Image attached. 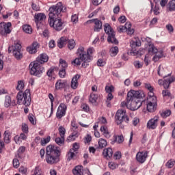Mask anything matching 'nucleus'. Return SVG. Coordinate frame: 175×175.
Returning a JSON list of instances; mask_svg holds the SVG:
<instances>
[{
    "mask_svg": "<svg viewBox=\"0 0 175 175\" xmlns=\"http://www.w3.org/2000/svg\"><path fill=\"white\" fill-rule=\"evenodd\" d=\"M34 18H35V23L38 24L39 21H43V20H46V15L42 13H39L34 16Z\"/></svg>",
    "mask_w": 175,
    "mask_h": 175,
    "instance_id": "nucleus-21",
    "label": "nucleus"
},
{
    "mask_svg": "<svg viewBox=\"0 0 175 175\" xmlns=\"http://www.w3.org/2000/svg\"><path fill=\"white\" fill-rule=\"evenodd\" d=\"M103 155L107 159H110L111 157H113V149L111 148H107L103 150Z\"/></svg>",
    "mask_w": 175,
    "mask_h": 175,
    "instance_id": "nucleus-19",
    "label": "nucleus"
},
{
    "mask_svg": "<svg viewBox=\"0 0 175 175\" xmlns=\"http://www.w3.org/2000/svg\"><path fill=\"white\" fill-rule=\"evenodd\" d=\"M115 120L118 125L122 122L128 124L129 122V118L126 116V111L124 109H118L115 116Z\"/></svg>",
    "mask_w": 175,
    "mask_h": 175,
    "instance_id": "nucleus-8",
    "label": "nucleus"
},
{
    "mask_svg": "<svg viewBox=\"0 0 175 175\" xmlns=\"http://www.w3.org/2000/svg\"><path fill=\"white\" fill-rule=\"evenodd\" d=\"M73 133H72L71 135H69L67 138V140L68 142H73L76 140L77 137H79V133L77 132V130H72Z\"/></svg>",
    "mask_w": 175,
    "mask_h": 175,
    "instance_id": "nucleus-24",
    "label": "nucleus"
},
{
    "mask_svg": "<svg viewBox=\"0 0 175 175\" xmlns=\"http://www.w3.org/2000/svg\"><path fill=\"white\" fill-rule=\"evenodd\" d=\"M166 29L169 32H173V31H174V29L173 28V26L172 25H167Z\"/></svg>",
    "mask_w": 175,
    "mask_h": 175,
    "instance_id": "nucleus-64",
    "label": "nucleus"
},
{
    "mask_svg": "<svg viewBox=\"0 0 175 175\" xmlns=\"http://www.w3.org/2000/svg\"><path fill=\"white\" fill-rule=\"evenodd\" d=\"M22 131L24 133H28V125L25 123L22 124Z\"/></svg>",
    "mask_w": 175,
    "mask_h": 175,
    "instance_id": "nucleus-54",
    "label": "nucleus"
},
{
    "mask_svg": "<svg viewBox=\"0 0 175 175\" xmlns=\"http://www.w3.org/2000/svg\"><path fill=\"white\" fill-rule=\"evenodd\" d=\"M12 53L14 51H21V44L19 43H14V45L12 46Z\"/></svg>",
    "mask_w": 175,
    "mask_h": 175,
    "instance_id": "nucleus-33",
    "label": "nucleus"
},
{
    "mask_svg": "<svg viewBox=\"0 0 175 175\" xmlns=\"http://www.w3.org/2000/svg\"><path fill=\"white\" fill-rule=\"evenodd\" d=\"M92 23H94V32H99L102 29V21L98 19H92L86 22L87 24H91Z\"/></svg>",
    "mask_w": 175,
    "mask_h": 175,
    "instance_id": "nucleus-16",
    "label": "nucleus"
},
{
    "mask_svg": "<svg viewBox=\"0 0 175 175\" xmlns=\"http://www.w3.org/2000/svg\"><path fill=\"white\" fill-rule=\"evenodd\" d=\"M77 56L79 57L81 61L83 62L82 66L85 68L87 66L85 64L90 62L92 59V57L90 55L87 54V52L84 51V47L80 46L77 50Z\"/></svg>",
    "mask_w": 175,
    "mask_h": 175,
    "instance_id": "nucleus-7",
    "label": "nucleus"
},
{
    "mask_svg": "<svg viewBox=\"0 0 175 175\" xmlns=\"http://www.w3.org/2000/svg\"><path fill=\"white\" fill-rule=\"evenodd\" d=\"M109 167L112 170H114V169H117V167H118V165L117 163H115L114 162H109Z\"/></svg>",
    "mask_w": 175,
    "mask_h": 175,
    "instance_id": "nucleus-50",
    "label": "nucleus"
},
{
    "mask_svg": "<svg viewBox=\"0 0 175 175\" xmlns=\"http://www.w3.org/2000/svg\"><path fill=\"white\" fill-rule=\"evenodd\" d=\"M59 66V68H62V69H64L65 70H66V68H68V63H66V61L60 59Z\"/></svg>",
    "mask_w": 175,
    "mask_h": 175,
    "instance_id": "nucleus-34",
    "label": "nucleus"
},
{
    "mask_svg": "<svg viewBox=\"0 0 175 175\" xmlns=\"http://www.w3.org/2000/svg\"><path fill=\"white\" fill-rule=\"evenodd\" d=\"M66 109H68L66 105H65L64 103H61L58 107L56 113V118L59 120L62 118V117H64V116L66 114Z\"/></svg>",
    "mask_w": 175,
    "mask_h": 175,
    "instance_id": "nucleus-12",
    "label": "nucleus"
},
{
    "mask_svg": "<svg viewBox=\"0 0 175 175\" xmlns=\"http://www.w3.org/2000/svg\"><path fill=\"white\" fill-rule=\"evenodd\" d=\"M71 21L74 24H77L79 22V16L77 14H74L71 16Z\"/></svg>",
    "mask_w": 175,
    "mask_h": 175,
    "instance_id": "nucleus-51",
    "label": "nucleus"
},
{
    "mask_svg": "<svg viewBox=\"0 0 175 175\" xmlns=\"http://www.w3.org/2000/svg\"><path fill=\"white\" fill-rule=\"evenodd\" d=\"M100 131L102 132L103 135H104L105 137L107 139H110V133L109 132V129L105 126H102Z\"/></svg>",
    "mask_w": 175,
    "mask_h": 175,
    "instance_id": "nucleus-22",
    "label": "nucleus"
},
{
    "mask_svg": "<svg viewBox=\"0 0 175 175\" xmlns=\"http://www.w3.org/2000/svg\"><path fill=\"white\" fill-rule=\"evenodd\" d=\"M81 109L83 110V111H90V107L87 104H82Z\"/></svg>",
    "mask_w": 175,
    "mask_h": 175,
    "instance_id": "nucleus-56",
    "label": "nucleus"
},
{
    "mask_svg": "<svg viewBox=\"0 0 175 175\" xmlns=\"http://www.w3.org/2000/svg\"><path fill=\"white\" fill-rule=\"evenodd\" d=\"M68 48L69 50H73L76 46V42L75 40H68Z\"/></svg>",
    "mask_w": 175,
    "mask_h": 175,
    "instance_id": "nucleus-31",
    "label": "nucleus"
},
{
    "mask_svg": "<svg viewBox=\"0 0 175 175\" xmlns=\"http://www.w3.org/2000/svg\"><path fill=\"white\" fill-rule=\"evenodd\" d=\"M55 143H57L58 146H62L64 143H65V137H57L55 139Z\"/></svg>",
    "mask_w": 175,
    "mask_h": 175,
    "instance_id": "nucleus-40",
    "label": "nucleus"
},
{
    "mask_svg": "<svg viewBox=\"0 0 175 175\" xmlns=\"http://www.w3.org/2000/svg\"><path fill=\"white\" fill-rule=\"evenodd\" d=\"M133 65L136 69H140L143 68V62H140V61H135L133 62Z\"/></svg>",
    "mask_w": 175,
    "mask_h": 175,
    "instance_id": "nucleus-41",
    "label": "nucleus"
},
{
    "mask_svg": "<svg viewBox=\"0 0 175 175\" xmlns=\"http://www.w3.org/2000/svg\"><path fill=\"white\" fill-rule=\"evenodd\" d=\"M92 140V137L90 135H87L85 137V143H90Z\"/></svg>",
    "mask_w": 175,
    "mask_h": 175,
    "instance_id": "nucleus-61",
    "label": "nucleus"
},
{
    "mask_svg": "<svg viewBox=\"0 0 175 175\" xmlns=\"http://www.w3.org/2000/svg\"><path fill=\"white\" fill-rule=\"evenodd\" d=\"M38 49H39V43L34 42H33L32 46L27 48V51H28L29 54H35V53L38 51Z\"/></svg>",
    "mask_w": 175,
    "mask_h": 175,
    "instance_id": "nucleus-17",
    "label": "nucleus"
},
{
    "mask_svg": "<svg viewBox=\"0 0 175 175\" xmlns=\"http://www.w3.org/2000/svg\"><path fill=\"white\" fill-rule=\"evenodd\" d=\"M98 146L100 148H105L107 146V141L103 138L98 139Z\"/></svg>",
    "mask_w": 175,
    "mask_h": 175,
    "instance_id": "nucleus-29",
    "label": "nucleus"
},
{
    "mask_svg": "<svg viewBox=\"0 0 175 175\" xmlns=\"http://www.w3.org/2000/svg\"><path fill=\"white\" fill-rule=\"evenodd\" d=\"M67 86L68 82L66 81H62L61 79H59L55 83V90H62V88H65V87Z\"/></svg>",
    "mask_w": 175,
    "mask_h": 175,
    "instance_id": "nucleus-18",
    "label": "nucleus"
},
{
    "mask_svg": "<svg viewBox=\"0 0 175 175\" xmlns=\"http://www.w3.org/2000/svg\"><path fill=\"white\" fill-rule=\"evenodd\" d=\"M144 96H146V94L143 91H129L127 93L126 98L127 108L130 110H132L133 111L140 109V107L142 105V100H140V99H142V98H144Z\"/></svg>",
    "mask_w": 175,
    "mask_h": 175,
    "instance_id": "nucleus-2",
    "label": "nucleus"
},
{
    "mask_svg": "<svg viewBox=\"0 0 175 175\" xmlns=\"http://www.w3.org/2000/svg\"><path fill=\"white\" fill-rule=\"evenodd\" d=\"M163 79H165L164 81H163L162 79H159L158 81V84L159 85H163L165 90H167V88L170 87V84H172V83H174L175 81V77H171L170 74H169L167 76L164 77Z\"/></svg>",
    "mask_w": 175,
    "mask_h": 175,
    "instance_id": "nucleus-10",
    "label": "nucleus"
},
{
    "mask_svg": "<svg viewBox=\"0 0 175 175\" xmlns=\"http://www.w3.org/2000/svg\"><path fill=\"white\" fill-rule=\"evenodd\" d=\"M106 63L103 59H99L97 62L98 66H105Z\"/></svg>",
    "mask_w": 175,
    "mask_h": 175,
    "instance_id": "nucleus-63",
    "label": "nucleus"
},
{
    "mask_svg": "<svg viewBox=\"0 0 175 175\" xmlns=\"http://www.w3.org/2000/svg\"><path fill=\"white\" fill-rule=\"evenodd\" d=\"M174 165H175V160L173 159H171L166 163L165 166L166 167H168V169H172V167H173Z\"/></svg>",
    "mask_w": 175,
    "mask_h": 175,
    "instance_id": "nucleus-36",
    "label": "nucleus"
},
{
    "mask_svg": "<svg viewBox=\"0 0 175 175\" xmlns=\"http://www.w3.org/2000/svg\"><path fill=\"white\" fill-rule=\"evenodd\" d=\"M105 91H106L107 94H111V92H114V86H113V85L105 86Z\"/></svg>",
    "mask_w": 175,
    "mask_h": 175,
    "instance_id": "nucleus-44",
    "label": "nucleus"
},
{
    "mask_svg": "<svg viewBox=\"0 0 175 175\" xmlns=\"http://www.w3.org/2000/svg\"><path fill=\"white\" fill-rule=\"evenodd\" d=\"M147 157H148V151L138 152L136 154V159L139 163H144L147 159Z\"/></svg>",
    "mask_w": 175,
    "mask_h": 175,
    "instance_id": "nucleus-14",
    "label": "nucleus"
},
{
    "mask_svg": "<svg viewBox=\"0 0 175 175\" xmlns=\"http://www.w3.org/2000/svg\"><path fill=\"white\" fill-rule=\"evenodd\" d=\"M4 141L5 143H10V131H5L4 133Z\"/></svg>",
    "mask_w": 175,
    "mask_h": 175,
    "instance_id": "nucleus-32",
    "label": "nucleus"
},
{
    "mask_svg": "<svg viewBox=\"0 0 175 175\" xmlns=\"http://www.w3.org/2000/svg\"><path fill=\"white\" fill-rule=\"evenodd\" d=\"M79 85V81H71V88L76 90Z\"/></svg>",
    "mask_w": 175,
    "mask_h": 175,
    "instance_id": "nucleus-52",
    "label": "nucleus"
},
{
    "mask_svg": "<svg viewBox=\"0 0 175 175\" xmlns=\"http://www.w3.org/2000/svg\"><path fill=\"white\" fill-rule=\"evenodd\" d=\"M49 46L50 49H54L55 47V41L51 40L49 43Z\"/></svg>",
    "mask_w": 175,
    "mask_h": 175,
    "instance_id": "nucleus-59",
    "label": "nucleus"
},
{
    "mask_svg": "<svg viewBox=\"0 0 175 175\" xmlns=\"http://www.w3.org/2000/svg\"><path fill=\"white\" fill-rule=\"evenodd\" d=\"M13 166H14V167H16V169H17V167H18V166H20V161H18V159H13Z\"/></svg>",
    "mask_w": 175,
    "mask_h": 175,
    "instance_id": "nucleus-53",
    "label": "nucleus"
},
{
    "mask_svg": "<svg viewBox=\"0 0 175 175\" xmlns=\"http://www.w3.org/2000/svg\"><path fill=\"white\" fill-rule=\"evenodd\" d=\"M10 27H12V23L10 22L7 23L4 22L0 23V33L1 35L10 33V32H12L10 30Z\"/></svg>",
    "mask_w": 175,
    "mask_h": 175,
    "instance_id": "nucleus-11",
    "label": "nucleus"
},
{
    "mask_svg": "<svg viewBox=\"0 0 175 175\" xmlns=\"http://www.w3.org/2000/svg\"><path fill=\"white\" fill-rule=\"evenodd\" d=\"M12 103V98L10 96H5V107H9Z\"/></svg>",
    "mask_w": 175,
    "mask_h": 175,
    "instance_id": "nucleus-38",
    "label": "nucleus"
},
{
    "mask_svg": "<svg viewBox=\"0 0 175 175\" xmlns=\"http://www.w3.org/2000/svg\"><path fill=\"white\" fill-rule=\"evenodd\" d=\"M16 99L18 105H24L26 107L29 106L31 105V92L29 90H26L23 94V92H18Z\"/></svg>",
    "mask_w": 175,
    "mask_h": 175,
    "instance_id": "nucleus-5",
    "label": "nucleus"
},
{
    "mask_svg": "<svg viewBox=\"0 0 175 175\" xmlns=\"http://www.w3.org/2000/svg\"><path fill=\"white\" fill-rule=\"evenodd\" d=\"M72 64L75 65V66H80L81 65V59H80V57L78 56L75 60L72 62Z\"/></svg>",
    "mask_w": 175,
    "mask_h": 175,
    "instance_id": "nucleus-39",
    "label": "nucleus"
},
{
    "mask_svg": "<svg viewBox=\"0 0 175 175\" xmlns=\"http://www.w3.org/2000/svg\"><path fill=\"white\" fill-rule=\"evenodd\" d=\"M68 40H69V38L68 37H62L59 40L57 41V46L59 49H62L68 43Z\"/></svg>",
    "mask_w": 175,
    "mask_h": 175,
    "instance_id": "nucleus-20",
    "label": "nucleus"
},
{
    "mask_svg": "<svg viewBox=\"0 0 175 175\" xmlns=\"http://www.w3.org/2000/svg\"><path fill=\"white\" fill-rule=\"evenodd\" d=\"M111 57H116L118 54V46H113L109 50Z\"/></svg>",
    "mask_w": 175,
    "mask_h": 175,
    "instance_id": "nucleus-27",
    "label": "nucleus"
},
{
    "mask_svg": "<svg viewBox=\"0 0 175 175\" xmlns=\"http://www.w3.org/2000/svg\"><path fill=\"white\" fill-rule=\"evenodd\" d=\"M148 53L149 54H155L153 57V61H154V62H157V61H159V59L163 57L162 51H158V49L152 44H149Z\"/></svg>",
    "mask_w": 175,
    "mask_h": 175,
    "instance_id": "nucleus-9",
    "label": "nucleus"
},
{
    "mask_svg": "<svg viewBox=\"0 0 175 175\" xmlns=\"http://www.w3.org/2000/svg\"><path fill=\"white\" fill-rule=\"evenodd\" d=\"M65 132H66V130H65L64 126H61L59 127V133L61 137H65Z\"/></svg>",
    "mask_w": 175,
    "mask_h": 175,
    "instance_id": "nucleus-45",
    "label": "nucleus"
},
{
    "mask_svg": "<svg viewBox=\"0 0 175 175\" xmlns=\"http://www.w3.org/2000/svg\"><path fill=\"white\" fill-rule=\"evenodd\" d=\"M104 31L107 35H108L107 42L112 43L113 44H118V40L116 38V32L110 26V24L105 23L104 25Z\"/></svg>",
    "mask_w": 175,
    "mask_h": 175,
    "instance_id": "nucleus-6",
    "label": "nucleus"
},
{
    "mask_svg": "<svg viewBox=\"0 0 175 175\" xmlns=\"http://www.w3.org/2000/svg\"><path fill=\"white\" fill-rule=\"evenodd\" d=\"M171 114L172 111L170 109L160 111V116L162 117V118H167V117H169Z\"/></svg>",
    "mask_w": 175,
    "mask_h": 175,
    "instance_id": "nucleus-28",
    "label": "nucleus"
},
{
    "mask_svg": "<svg viewBox=\"0 0 175 175\" xmlns=\"http://www.w3.org/2000/svg\"><path fill=\"white\" fill-rule=\"evenodd\" d=\"M51 139V137L50 136H48L46 138H44L42 140H41V145L45 146L47 144V143H50V140Z\"/></svg>",
    "mask_w": 175,
    "mask_h": 175,
    "instance_id": "nucleus-47",
    "label": "nucleus"
},
{
    "mask_svg": "<svg viewBox=\"0 0 175 175\" xmlns=\"http://www.w3.org/2000/svg\"><path fill=\"white\" fill-rule=\"evenodd\" d=\"M65 75H66V71L65 68L64 69L61 68L59 71V77H61L62 79H64V77H65Z\"/></svg>",
    "mask_w": 175,
    "mask_h": 175,
    "instance_id": "nucleus-49",
    "label": "nucleus"
},
{
    "mask_svg": "<svg viewBox=\"0 0 175 175\" xmlns=\"http://www.w3.org/2000/svg\"><path fill=\"white\" fill-rule=\"evenodd\" d=\"M124 142V136L123 135H114L113 143H118V144H121V143Z\"/></svg>",
    "mask_w": 175,
    "mask_h": 175,
    "instance_id": "nucleus-25",
    "label": "nucleus"
},
{
    "mask_svg": "<svg viewBox=\"0 0 175 175\" xmlns=\"http://www.w3.org/2000/svg\"><path fill=\"white\" fill-rule=\"evenodd\" d=\"M61 12L63 13L66 12V7L62 5L61 2L49 8L48 22L50 27L55 29V31H62L64 29V23H62V20L59 18L62 16Z\"/></svg>",
    "mask_w": 175,
    "mask_h": 175,
    "instance_id": "nucleus-1",
    "label": "nucleus"
},
{
    "mask_svg": "<svg viewBox=\"0 0 175 175\" xmlns=\"http://www.w3.org/2000/svg\"><path fill=\"white\" fill-rule=\"evenodd\" d=\"M118 32H126V27L125 26H120L118 28Z\"/></svg>",
    "mask_w": 175,
    "mask_h": 175,
    "instance_id": "nucleus-58",
    "label": "nucleus"
},
{
    "mask_svg": "<svg viewBox=\"0 0 175 175\" xmlns=\"http://www.w3.org/2000/svg\"><path fill=\"white\" fill-rule=\"evenodd\" d=\"M170 10H175V0H172L168 3Z\"/></svg>",
    "mask_w": 175,
    "mask_h": 175,
    "instance_id": "nucleus-48",
    "label": "nucleus"
},
{
    "mask_svg": "<svg viewBox=\"0 0 175 175\" xmlns=\"http://www.w3.org/2000/svg\"><path fill=\"white\" fill-rule=\"evenodd\" d=\"M163 70H164L163 67L159 66L157 70V73L159 76H163Z\"/></svg>",
    "mask_w": 175,
    "mask_h": 175,
    "instance_id": "nucleus-57",
    "label": "nucleus"
},
{
    "mask_svg": "<svg viewBox=\"0 0 175 175\" xmlns=\"http://www.w3.org/2000/svg\"><path fill=\"white\" fill-rule=\"evenodd\" d=\"M54 73V68H51L46 72V75L49 77H53V74Z\"/></svg>",
    "mask_w": 175,
    "mask_h": 175,
    "instance_id": "nucleus-55",
    "label": "nucleus"
},
{
    "mask_svg": "<svg viewBox=\"0 0 175 175\" xmlns=\"http://www.w3.org/2000/svg\"><path fill=\"white\" fill-rule=\"evenodd\" d=\"M24 87H25L24 81H18V85L16 87V90L18 91H21V90L24 89Z\"/></svg>",
    "mask_w": 175,
    "mask_h": 175,
    "instance_id": "nucleus-42",
    "label": "nucleus"
},
{
    "mask_svg": "<svg viewBox=\"0 0 175 175\" xmlns=\"http://www.w3.org/2000/svg\"><path fill=\"white\" fill-rule=\"evenodd\" d=\"M61 152L58 148L55 146L49 145L46 149V161L49 165H54L59 162V156Z\"/></svg>",
    "mask_w": 175,
    "mask_h": 175,
    "instance_id": "nucleus-4",
    "label": "nucleus"
},
{
    "mask_svg": "<svg viewBox=\"0 0 175 175\" xmlns=\"http://www.w3.org/2000/svg\"><path fill=\"white\" fill-rule=\"evenodd\" d=\"M147 104V110L149 113H154L157 110V97H152Z\"/></svg>",
    "mask_w": 175,
    "mask_h": 175,
    "instance_id": "nucleus-13",
    "label": "nucleus"
},
{
    "mask_svg": "<svg viewBox=\"0 0 175 175\" xmlns=\"http://www.w3.org/2000/svg\"><path fill=\"white\" fill-rule=\"evenodd\" d=\"M98 94L95 93H91L89 98V101L90 103H92L93 105L96 103V100H98Z\"/></svg>",
    "mask_w": 175,
    "mask_h": 175,
    "instance_id": "nucleus-26",
    "label": "nucleus"
},
{
    "mask_svg": "<svg viewBox=\"0 0 175 175\" xmlns=\"http://www.w3.org/2000/svg\"><path fill=\"white\" fill-rule=\"evenodd\" d=\"M158 121H159V116H154L150 119L147 123L148 129H156L157 126H158Z\"/></svg>",
    "mask_w": 175,
    "mask_h": 175,
    "instance_id": "nucleus-15",
    "label": "nucleus"
},
{
    "mask_svg": "<svg viewBox=\"0 0 175 175\" xmlns=\"http://www.w3.org/2000/svg\"><path fill=\"white\" fill-rule=\"evenodd\" d=\"M71 150H73V151H75V152H77V150H79V144L75 143Z\"/></svg>",
    "mask_w": 175,
    "mask_h": 175,
    "instance_id": "nucleus-62",
    "label": "nucleus"
},
{
    "mask_svg": "<svg viewBox=\"0 0 175 175\" xmlns=\"http://www.w3.org/2000/svg\"><path fill=\"white\" fill-rule=\"evenodd\" d=\"M72 173L74 175H83V166L77 165L72 170Z\"/></svg>",
    "mask_w": 175,
    "mask_h": 175,
    "instance_id": "nucleus-23",
    "label": "nucleus"
},
{
    "mask_svg": "<svg viewBox=\"0 0 175 175\" xmlns=\"http://www.w3.org/2000/svg\"><path fill=\"white\" fill-rule=\"evenodd\" d=\"M47 61H49V56L46 53L41 54L36 61L29 64L30 75L38 76V77H40L42 73L44 72V68L42 66V64L47 62Z\"/></svg>",
    "mask_w": 175,
    "mask_h": 175,
    "instance_id": "nucleus-3",
    "label": "nucleus"
},
{
    "mask_svg": "<svg viewBox=\"0 0 175 175\" xmlns=\"http://www.w3.org/2000/svg\"><path fill=\"white\" fill-rule=\"evenodd\" d=\"M23 30L26 33H32V27H31L29 25H25L23 26Z\"/></svg>",
    "mask_w": 175,
    "mask_h": 175,
    "instance_id": "nucleus-35",
    "label": "nucleus"
},
{
    "mask_svg": "<svg viewBox=\"0 0 175 175\" xmlns=\"http://www.w3.org/2000/svg\"><path fill=\"white\" fill-rule=\"evenodd\" d=\"M13 55L15 57L16 59H21V58H23V53H21V51H14Z\"/></svg>",
    "mask_w": 175,
    "mask_h": 175,
    "instance_id": "nucleus-37",
    "label": "nucleus"
},
{
    "mask_svg": "<svg viewBox=\"0 0 175 175\" xmlns=\"http://www.w3.org/2000/svg\"><path fill=\"white\" fill-rule=\"evenodd\" d=\"M131 53H133V54H135V53H137V51H136V47H137V45H136V42H135V41H131Z\"/></svg>",
    "mask_w": 175,
    "mask_h": 175,
    "instance_id": "nucleus-43",
    "label": "nucleus"
},
{
    "mask_svg": "<svg viewBox=\"0 0 175 175\" xmlns=\"http://www.w3.org/2000/svg\"><path fill=\"white\" fill-rule=\"evenodd\" d=\"M77 154V152H75L73 149H70V151L68 153V161H71V159H73L75 157H76V154Z\"/></svg>",
    "mask_w": 175,
    "mask_h": 175,
    "instance_id": "nucleus-30",
    "label": "nucleus"
},
{
    "mask_svg": "<svg viewBox=\"0 0 175 175\" xmlns=\"http://www.w3.org/2000/svg\"><path fill=\"white\" fill-rule=\"evenodd\" d=\"M29 121L32 124V125H36V120H35V118H33V115L32 113H30L28 116Z\"/></svg>",
    "mask_w": 175,
    "mask_h": 175,
    "instance_id": "nucleus-46",
    "label": "nucleus"
},
{
    "mask_svg": "<svg viewBox=\"0 0 175 175\" xmlns=\"http://www.w3.org/2000/svg\"><path fill=\"white\" fill-rule=\"evenodd\" d=\"M153 12H154V14H155L156 16H158V14H159V7L155 5Z\"/></svg>",
    "mask_w": 175,
    "mask_h": 175,
    "instance_id": "nucleus-60",
    "label": "nucleus"
}]
</instances>
